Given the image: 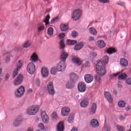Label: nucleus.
<instances>
[{
  "instance_id": "10",
  "label": "nucleus",
  "mask_w": 131,
  "mask_h": 131,
  "mask_svg": "<svg viewBox=\"0 0 131 131\" xmlns=\"http://www.w3.org/2000/svg\"><path fill=\"white\" fill-rule=\"evenodd\" d=\"M56 68H57L58 71H63V70H65V69L66 68L65 62L60 60V61L57 64Z\"/></svg>"
},
{
  "instance_id": "15",
  "label": "nucleus",
  "mask_w": 131,
  "mask_h": 131,
  "mask_svg": "<svg viewBox=\"0 0 131 131\" xmlns=\"http://www.w3.org/2000/svg\"><path fill=\"white\" fill-rule=\"evenodd\" d=\"M104 96L105 97L106 100H107L108 102L110 103H112L113 99H112V96H111V94H110V93L105 91L104 92Z\"/></svg>"
},
{
  "instance_id": "40",
  "label": "nucleus",
  "mask_w": 131,
  "mask_h": 131,
  "mask_svg": "<svg viewBox=\"0 0 131 131\" xmlns=\"http://www.w3.org/2000/svg\"><path fill=\"white\" fill-rule=\"evenodd\" d=\"M60 49H64L65 48V43L64 40H61L59 42Z\"/></svg>"
},
{
  "instance_id": "8",
  "label": "nucleus",
  "mask_w": 131,
  "mask_h": 131,
  "mask_svg": "<svg viewBox=\"0 0 131 131\" xmlns=\"http://www.w3.org/2000/svg\"><path fill=\"white\" fill-rule=\"evenodd\" d=\"M113 76H118V78L119 80H125L127 78V75L126 74H121V72H119L113 74Z\"/></svg>"
},
{
  "instance_id": "34",
  "label": "nucleus",
  "mask_w": 131,
  "mask_h": 131,
  "mask_svg": "<svg viewBox=\"0 0 131 131\" xmlns=\"http://www.w3.org/2000/svg\"><path fill=\"white\" fill-rule=\"evenodd\" d=\"M31 46V42H30L29 40H27L26 42H25V43L23 45L24 48H25L26 49H27L28 48H29Z\"/></svg>"
},
{
  "instance_id": "27",
  "label": "nucleus",
  "mask_w": 131,
  "mask_h": 131,
  "mask_svg": "<svg viewBox=\"0 0 131 131\" xmlns=\"http://www.w3.org/2000/svg\"><path fill=\"white\" fill-rule=\"evenodd\" d=\"M72 61L75 64H76V65H81V60L78 58L73 57Z\"/></svg>"
},
{
  "instance_id": "35",
  "label": "nucleus",
  "mask_w": 131,
  "mask_h": 131,
  "mask_svg": "<svg viewBox=\"0 0 131 131\" xmlns=\"http://www.w3.org/2000/svg\"><path fill=\"white\" fill-rule=\"evenodd\" d=\"M53 32H54V29H53V28L50 27L48 28V35H49V36H53Z\"/></svg>"
},
{
  "instance_id": "44",
  "label": "nucleus",
  "mask_w": 131,
  "mask_h": 131,
  "mask_svg": "<svg viewBox=\"0 0 131 131\" xmlns=\"http://www.w3.org/2000/svg\"><path fill=\"white\" fill-rule=\"evenodd\" d=\"M59 21L58 17H55L51 20V24H54V23H56V22H58Z\"/></svg>"
},
{
  "instance_id": "7",
  "label": "nucleus",
  "mask_w": 131,
  "mask_h": 131,
  "mask_svg": "<svg viewBox=\"0 0 131 131\" xmlns=\"http://www.w3.org/2000/svg\"><path fill=\"white\" fill-rule=\"evenodd\" d=\"M47 91L49 95L51 96H54L56 92H55V89H54V84L53 82H49L47 85Z\"/></svg>"
},
{
  "instance_id": "25",
  "label": "nucleus",
  "mask_w": 131,
  "mask_h": 131,
  "mask_svg": "<svg viewBox=\"0 0 131 131\" xmlns=\"http://www.w3.org/2000/svg\"><path fill=\"white\" fill-rule=\"evenodd\" d=\"M97 43L98 48H100V49H102V48H105L106 46V44L105 42H104V41L102 40H98Z\"/></svg>"
},
{
  "instance_id": "41",
  "label": "nucleus",
  "mask_w": 131,
  "mask_h": 131,
  "mask_svg": "<svg viewBox=\"0 0 131 131\" xmlns=\"http://www.w3.org/2000/svg\"><path fill=\"white\" fill-rule=\"evenodd\" d=\"M74 88V84L73 83H68L67 84V89H73Z\"/></svg>"
},
{
  "instance_id": "46",
  "label": "nucleus",
  "mask_w": 131,
  "mask_h": 131,
  "mask_svg": "<svg viewBox=\"0 0 131 131\" xmlns=\"http://www.w3.org/2000/svg\"><path fill=\"white\" fill-rule=\"evenodd\" d=\"M78 35V34L76 32V31H74L72 33V36L74 38H76V37H77Z\"/></svg>"
},
{
  "instance_id": "23",
  "label": "nucleus",
  "mask_w": 131,
  "mask_h": 131,
  "mask_svg": "<svg viewBox=\"0 0 131 131\" xmlns=\"http://www.w3.org/2000/svg\"><path fill=\"white\" fill-rule=\"evenodd\" d=\"M88 105H89V100L88 99H83L80 103L81 107L83 108L88 107Z\"/></svg>"
},
{
  "instance_id": "22",
  "label": "nucleus",
  "mask_w": 131,
  "mask_h": 131,
  "mask_svg": "<svg viewBox=\"0 0 131 131\" xmlns=\"http://www.w3.org/2000/svg\"><path fill=\"white\" fill-rule=\"evenodd\" d=\"M30 60L32 62H37V61H38V56H37V54L34 53L31 56Z\"/></svg>"
},
{
  "instance_id": "11",
  "label": "nucleus",
  "mask_w": 131,
  "mask_h": 131,
  "mask_svg": "<svg viewBox=\"0 0 131 131\" xmlns=\"http://www.w3.org/2000/svg\"><path fill=\"white\" fill-rule=\"evenodd\" d=\"M41 117L42 121H43L44 123H48V122H49V116L47 115V113H46V112H41Z\"/></svg>"
},
{
  "instance_id": "61",
  "label": "nucleus",
  "mask_w": 131,
  "mask_h": 131,
  "mask_svg": "<svg viewBox=\"0 0 131 131\" xmlns=\"http://www.w3.org/2000/svg\"><path fill=\"white\" fill-rule=\"evenodd\" d=\"M27 131H33V129L29 128Z\"/></svg>"
},
{
  "instance_id": "51",
  "label": "nucleus",
  "mask_w": 131,
  "mask_h": 131,
  "mask_svg": "<svg viewBox=\"0 0 131 131\" xmlns=\"http://www.w3.org/2000/svg\"><path fill=\"white\" fill-rule=\"evenodd\" d=\"M88 40L89 41H94V40H95V38H94V37L90 36L89 37Z\"/></svg>"
},
{
  "instance_id": "1",
  "label": "nucleus",
  "mask_w": 131,
  "mask_h": 131,
  "mask_svg": "<svg viewBox=\"0 0 131 131\" xmlns=\"http://www.w3.org/2000/svg\"><path fill=\"white\" fill-rule=\"evenodd\" d=\"M96 72L98 75L104 76L106 74L107 71L105 68V63L102 62V61H99L96 64Z\"/></svg>"
},
{
  "instance_id": "29",
  "label": "nucleus",
  "mask_w": 131,
  "mask_h": 131,
  "mask_svg": "<svg viewBox=\"0 0 131 131\" xmlns=\"http://www.w3.org/2000/svg\"><path fill=\"white\" fill-rule=\"evenodd\" d=\"M23 78L24 77L22 74L18 75L15 79V82H22L23 81Z\"/></svg>"
},
{
  "instance_id": "56",
  "label": "nucleus",
  "mask_w": 131,
  "mask_h": 131,
  "mask_svg": "<svg viewBox=\"0 0 131 131\" xmlns=\"http://www.w3.org/2000/svg\"><path fill=\"white\" fill-rule=\"evenodd\" d=\"M71 131H77V128L74 127Z\"/></svg>"
},
{
  "instance_id": "20",
  "label": "nucleus",
  "mask_w": 131,
  "mask_h": 131,
  "mask_svg": "<svg viewBox=\"0 0 131 131\" xmlns=\"http://www.w3.org/2000/svg\"><path fill=\"white\" fill-rule=\"evenodd\" d=\"M70 77L72 81H76L78 79V76L74 73H72L70 74Z\"/></svg>"
},
{
  "instance_id": "18",
  "label": "nucleus",
  "mask_w": 131,
  "mask_h": 131,
  "mask_svg": "<svg viewBox=\"0 0 131 131\" xmlns=\"http://www.w3.org/2000/svg\"><path fill=\"white\" fill-rule=\"evenodd\" d=\"M57 131H63L64 130V122L61 121L57 124Z\"/></svg>"
},
{
  "instance_id": "58",
  "label": "nucleus",
  "mask_w": 131,
  "mask_h": 131,
  "mask_svg": "<svg viewBox=\"0 0 131 131\" xmlns=\"http://www.w3.org/2000/svg\"><path fill=\"white\" fill-rule=\"evenodd\" d=\"M35 85H37V86H39V85H40V83L39 82H36L35 83Z\"/></svg>"
},
{
  "instance_id": "33",
  "label": "nucleus",
  "mask_w": 131,
  "mask_h": 131,
  "mask_svg": "<svg viewBox=\"0 0 131 131\" xmlns=\"http://www.w3.org/2000/svg\"><path fill=\"white\" fill-rule=\"evenodd\" d=\"M77 42V41L74 40H68L67 44L68 46H73V45H75Z\"/></svg>"
},
{
  "instance_id": "49",
  "label": "nucleus",
  "mask_w": 131,
  "mask_h": 131,
  "mask_svg": "<svg viewBox=\"0 0 131 131\" xmlns=\"http://www.w3.org/2000/svg\"><path fill=\"white\" fill-rule=\"evenodd\" d=\"M64 37H65V33H61L59 35V38H60V39H61V38H64Z\"/></svg>"
},
{
  "instance_id": "39",
  "label": "nucleus",
  "mask_w": 131,
  "mask_h": 131,
  "mask_svg": "<svg viewBox=\"0 0 131 131\" xmlns=\"http://www.w3.org/2000/svg\"><path fill=\"white\" fill-rule=\"evenodd\" d=\"M90 33H91V34H93V35H97V31H96V29H95V28H91L90 29Z\"/></svg>"
},
{
  "instance_id": "64",
  "label": "nucleus",
  "mask_w": 131,
  "mask_h": 131,
  "mask_svg": "<svg viewBox=\"0 0 131 131\" xmlns=\"http://www.w3.org/2000/svg\"><path fill=\"white\" fill-rule=\"evenodd\" d=\"M127 84L131 85V82H127Z\"/></svg>"
},
{
  "instance_id": "60",
  "label": "nucleus",
  "mask_w": 131,
  "mask_h": 131,
  "mask_svg": "<svg viewBox=\"0 0 131 131\" xmlns=\"http://www.w3.org/2000/svg\"><path fill=\"white\" fill-rule=\"evenodd\" d=\"M10 77V75L9 74L6 75V79H8Z\"/></svg>"
},
{
  "instance_id": "47",
  "label": "nucleus",
  "mask_w": 131,
  "mask_h": 131,
  "mask_svg": "<svg viewBox=\"0 0 131 131\" xmlns=\"http://www.w3.org/2000/svg\"><path fill=\"white\" fill-rule=\"evenodd\" d=\"M95 80L96 82H99L101 81V78L99 76H96L95 77Z\"/></svg>"
},
{
  "instance_id": "28",
  "label": "nucleus",
  "mask_w": 131,
  "mask_h": 131,
  "mask_svg": "<svg viewBox=\"0 0 131 131\" xmlns=\"http://www.w3.org/2000/svg\"><path fill=\"white\" fill-rule=\"evenodd\" d=\"M83 47V43L82 42L79 43L77 44L75 47H74V50L76 51H78L79 50H81V49H82Z\"/></svg>"
},
{
  "instance_id": "24",
  "label": "nucleus",
  "mask_w": 131,
  "mask_h": 131,
  "mask_svg": "<svg viewBox=\"0 0 131 131\" xmlns=\"http://www.w3.org/2000/svg\"><path fill=\"white\" fill-rule=\"evenodd\" d=\"M120 64L122 67H126L128 65V62L124 58L120 59Z\"/></svg>"
},
{
  "instance_id": "36",
  "label": "nucleus",
  "mask_w": 131,
  "mask_h": 131,
  "mask_svg": "<svg viewBox=\"0 0 131 131\" xmlns=\"http://www.w3.org/2000/svg\"><path fill=\"white\" fill-rule=\"evenodd\" d=\"M50 15H47L45 18V19L43 20L44 23H45V25H49L50 24V23L49 21L50 20Z\"/></svg>"
},
{
  "instance_id": "13",
  "label": "nucleus",
  "mask_w": 131,
  "mask_h": 131,
  "mask_svg": "<svg viewBox=\"0 0 131 131\" xmlns=\"http://www.w3.org/2000/svg\"><path fill=\"white\" fill-rule=\"evenodd\" d=\"M41 74L44 78H47L49 75V70L46 67H43L41 70Z\"/></svg>"
},
{
  "instance_id": "16",
  "label": "nucleus",
  "mask_w": 131,
  "mask_h": 131,
  "mask_svg": "<svg viewBox=\"0 0 131 131\" xmlns=\"http://www.w3.org/2000/svg\"><path fill=\"white\" fill-rule=\"evenodd\" d=\"M68 57V53L65 51H63L60 55V61L65 62L66 59Z\"/></svg>"
},
{
  "instance_id": "37",
  "label": "nucleus",
  "mask_w": 131,
  "mask_h": 131,
  "mask_svg": "<svg viewBox=\"0 0 131 131\" xmlns=\"http://www.w3.org/2000/svg\"><path fill=\"white\" fill-rule=\"evenodd\" d=\"M108 61H109V57L107 56H105L103 57V60L102 62L103 64H104V66L106 65L108 63Z\"/></svg>"
},
{
  "instance_id": "31",
  "label": "nucleus",
  "mask_w": 131,
  "mask_h": 131,
  "mask_svg": "<svg viewBox=\"0 0 131 131\" xmlns=\"http://www.w3.org/2000/svg\"><path fill=\"white\" fill-rule=\"evenodd\" d=\"M106 52L107 54H113V53H116V50L114 48H110L106 50Z\"/></svg>"
},
{
  "instance_id": "54",
  "label": "nucleus",
  "mask_w": 131,
  "mask_h": 131,
  "mask_svg": "<svg viewBox=\"0 0 131 131\" xmlns=\"http://www.w3.org/2000/svg\"><path fill=\"white\" fill-rule=\"evenodd\" d=\"M19 84H21V83H20V82H14V85H15V86L17 85H19Z\"/></svg>"
},
{
  "instance_id": "5",
  "label": "nucleus",
  "mask_w": 131,
  "mask_h": 131,
  "mask_svg": "<svg viewBox=\"0 0 131 131\" xmlns=\"http://www.w3.org/2000/svg\"><path fill=\"white\" fill-rule=\"evenodd\" d=\"M22 65H23V63L21 62V60H18L16 62V69H15L13 71V77H16L17 75L18 74V72H19V70L22 68Z\"/></svg>"
},
{
  "instance_id": "32",
  "label": "nucleus",
  "mask_w": 131,
  "mask_h": 131,
  "mask_svg": "<svg viewBox=\"0 0 131 131\" xmlns=\"http://www.w3.org/2000/svg\"><path fill=\"white\" fill-rule=\"evenodd\" d=\"M45 30V25L42 24H40V25H38V28L37 29V30L38 32H41L42 30Z\"/></svg>"
},
{
  "instance_id": "52",
  "label": "nucleus",
  "mask_w": 131,
  "mask_h": 131,
  "mask_svg": "<svg viewBox=\"0 0 131 131\" xmlns=\"http://www.w3.org/2000/svg\"><path fill=\"white\" fill-rule=\"evenodd\" d=\"M35 82H40V80H39V78H35Z\"/></svg>"
},
{
  "instance_id": "62",
  "label": "nucleus",
  "mask_w": 131,
  "mask_h": 131,
  "mask_svg": "<svg viewBox=\"0 0 131 131\" xmlns=\"http://www.w3.org/2000/svg\"><path fill=\"white\" fill-rule=\"evenodd\" d=\"M28 93H32V89H29V90H28Z\"/></svg>"
},
{
  "instance_id": "2",
  "label": "nucleus",
  "mask_w": 131,
  "mask_h": 131,
  "mask_svg": "<svg viewBox=\"0 0 131 131\" xmlns=\"http://www.w3.org/2000/svg\"><path fill=\"white\" fill-rule=\"evenodd\" d=\"M39 107L37 105H32L30 106L27 110V113L28 115H35L37 112H38Z\"/></svg>"
},
{
  "instance_id": "6",
  "label": "nucleus",
  "mask_w": 131,
  "mask_h": 131,
  "mask_svg": "<svg viewBox=\"0 0 131 131\" xmlns=\"http://www.w3.org/2000/svg\"><path fill=\"white\" fill-rule=\"evenodd\" d=\"M27 70L30 74H33L35 72V65H34V63L32 62L29 63Z\"/></svg>"
},
{
  "instance_id": "59",
  "label": "nucleus",
  "mask_w": 131,
  "mask_h": 131,
  "mask_svg": "<svg viewBox=\"0 0 131 131\" xmlns=\"http://www.w3.org/2000/svg\"><path fill=\"white\" fill-rule=\"evenodd\" d=\"M92 55H93V57H97V53H93V54H92Z\"/></svg>"
},
{
  "instance_id": "19",
  "label": "nucleus",
  "mask_w": 131,
  "mask_h": 131,
  "mask_svg": "<svg viewBox=\"0 0 131 131\" xmlns=\"http://www.w3.org/2000/svg\"><path fill=\"white\" fill-rule=\"evenodd\" d=\"M60 30L63 32H65V31H67V30L69 29V27L68 26V24H61L60 25Z\"/></svg>"
},
{
  "instance_id": "57",
  "label": "nucleus",
  "mask_w": 131,
  "mask_h": 131,
  "mask_svg": "<svg viewBox=\"0 0 131 131\" xmlns=\"http://www.w3.org/2000/svg\"><path fill=\"white\" fill-rule=\"evenodd\" d=\"M113 94L116 96V95H117V91H116V90H114Z\"/></svg>"
},
{
  "instance_id": "12",
  "label": "nucleus",
  "mask_w": 131,
  "mask_h": 131,
  "mask_svg": "<svg viewBox=\"0 0 131 131\" xmlns=\"http://www.w3.org/2000/svg\"><path fill=\"white\" fill-rule=\"evenodd\" d=\"M70 113V108L68 107H63L61 109V115L62 116H67Z\"/></svg>"
},
{
  "instance_id": "50",
  "label": "nucleus",
  "mask_w": 131,
  "mask_h": 131,
  "mask_svg": "<svg viewBox=\"0 0 131 131\" xmlns=\"http://www.w3.org/2000/svg\"><path fill=\"white\" fill-rule=\"evenodd\" d=\"M118 6H121V7H124L125 4L124 2H119L117 3Z\"/></svg>"
},
{
  "instance_id": "63",
  "label": "nucleus",
  "mask_w": 131,
  "mask_h": 131,
  "mask_svg": "<svg viewBox=\"0 0 131 131\" xmlns=\"http://www.w3.org/2000/svg\"><path fill=\"white\" fill-rule=\"evenodd\" d=\"M3 72V69H0V75L2 74V73Z\"/></svg>"
},
{
  "instance_id": "45",
  "label": "nucleus",
  "mask_w": 131,
  "mask_h": 131,
  "mask_svg": "<svg viewBox=\"0 0 131 131\" xmlns=\"http://www.w3.org/2000/svg\"><path fill=\"white\" fill-rule=\"evenodd\" d=\"M38 128H40V129H45V125H43V124L42 123H40L38 125Z\"/></svg>"
},
{
  "instance_id": "3",
  "label": "nucleus",
  "mask_w": 131,
  "mask_h": 131,
  "mask_svg": "<svg viewBox=\"0 0 131 131\" xmlns=\"http://www.w3.org/2000/svg\"><path fill=\"white\" fill-rule=\"evenodd\" d=\"M80 17H81V10L80 9L75 10L72 14V19L74 21L79 20Z\"/></svg>"
},
{
  "instance_id": "48",
  "label": "nucleus",
  "mask_w": 131,
  "mask_h": 131,
  "mask_svg": "<svg viewBox=\"0 0 131 131\" xmlns=\"http://www.w3.org/2000/svg\"><path fill=\"white\" fill-rule=\"evenodd\" d=\"M52 117L53 119H56V118L58 117V116L57 115V113H53L52 114Z\"/></svg>"
},
{
  "instance_id": "17",
  "label": "nucleus",
  "mask_w": 131,
  "mask_h": 131,
  "mask_svg": "<svg viewBox=\"0 0 131 131\" xmlns=\"http://www.w3.org/2000/svg\"><path fill=\"white\" fill-rule=\"evenodd\" d=\"M21 123H22V119L21 118V116H19L14 121L13 125L14 126H19Z\"/></svg>"
},
{
  "instance_id": "38",
  "label": "nucleus",
  "mask_w": 131,
  "mask_h": 131,
  "mask_svg": "<svg viewBox=\"0 0 131 131\" xmlns=\"http://www.w3.org/2000/svg\"><path fill=\"white\" fill-rule=\"evenodd\" d=\"M118 105L119 107L123 108V107L125 106V102H124V101L121 100L118 102Z\"/></svg>"
},
{
  "instance_id": "14",
  "label": "nucleus",
  "mask_w": 131,
  "mask_h": 131,
  "mask_svg": "<svg viewBox=\"0 0 131 131\" xmlns=\"http://www.w3.org/2000/svg\"><path fill=\"white\" fill-rule=\"evenodd\" d=\"M86 82H92L94 80V77L91 74H86L84 77Z\"/></svg>"
},
{
  "instance_id": "30",
  "label": "nucleus",
  "mask_w": 131,
  "mask_h": 131,
  "mask_svg": "<svg viewBox=\"0 0 131 131\" xmlns=\"http://www.w3.org/2000/svg\"><path fill=\"white\" fill-rule=\"evenodd\" d=\"M59 71H58L57 67H53L51 69L50 71V73L53 75H56L57 72H59Z\"/></svg>"
},
{
  "instance_id": "55",
  "label": "nucleus",
  "mask_w": 131,
  "mask_h": 131,
  "mask_svg": "<svg viewBox=\"0 0 131 131\" xmlns=\"http://www.w3.org/2000/svg\"><path fill=\"white\" fill-rule=\"evenodd\" d=\"M5 61L6 62H9L10 61V57H7L6 58Z\"/></svg>"
},
{
  "instance_id": "42",
  "label": "nucleus",
  "mask_w": 131,
  "mask_h": 131,
  "mask_svg": "<svg viewBox=\"0 0 131 131\" xmlns=\"http://www.w3.org/2000/svg\"><path fill=\"white\" fill-rule=\"evenodd\" d=\"M74 119V118L73 117V116H70L68 119V121L69 123H72L73 122V120Z\"/></svg>"
},
{
  "instance_id": "21",
  "label": "nucleus",
  "mask_w": 131,
  "mask_h": 131,
  "mask_svg": "<svg viewBox=\"0 0 131 131\" xmlns=\"http://www.w3.org/2000/svg\"><path fill=\"white\" fill-rule=\"evenodd\" d=\"M90 124L92 127H98L99 126V122L96 119L92 120Z\"/></svg>"
},
{
  "instance_id": "9",
  "label": "nucleus",
  "mask_w": 131,
  "mask_h": 131,
  "mask_svg": "<svg viewBox=\"0 0 131 131\" xmlns=\"http://www.w3.org/2000/svg\"><path fill=\"white\" fill-rule=\"evenodd\" d=\"M86 90V85L83 82H79L78 84V90L79 93H84Z\"/></svg>"
},
{
  "instance_id": "43",
  "label": "nucleus",
  "mask_w": 131,
  "mask_h": 131,
  "mask_svg": "<svg viewBox=\"0 0 131 131\" xmlns=\"http://www.w3.org/2000/svg\"><path fill=\"white\" fill-rule=\"evenodd\" d=\"M116 127H117V129H118V130H119V131H124V128L123 127V126L117 125Z\"/></svg>"
},
{
  "instance_id": "4",
  "label": "nucleus",
  "mask_w": 131,
  "mask_h": 131,
  "mask_svg": "<svg viewBox=\"0 0 131 131\" xmlns=\"http://www.w3.org/2000/svg\"><path fill=\"white\" fill-rule=\"evenodd\" d=\"M25 93V88L23 86H20L14 93L16 98H21Z\"/></svg>"
},
{
  "instance_id": "53",
  "label": "nucleus",
  "mask_w": 131,
  "mask_h": 131,
  "mask_svg": "<svg viewBox=\"0 0 131 131\" xmlns=\"http://www.w3.org/2000/svg\"><path fill=\"white\" fill-rule=\"evenodd\" d=\"M130 109H131V107L129 106H128L126 108V111H129V110H130Z\"/></svg>"
},
{
  "instance_id": "26",
  "label": "nucleus",
  "mask_w": 131,
  "mask_h": 131,
  "mask_svg": "<svg viewBox=\"0 0 131 131\" xmlns=\"http://www.w3.org/2000/svg\"><path fill=\"white\" fill-rule=\"evenodd\" d=\"M97 110V104L93 103L91 106V110L90 111V114H95Z\"/></svg>"
}]
</instances>
